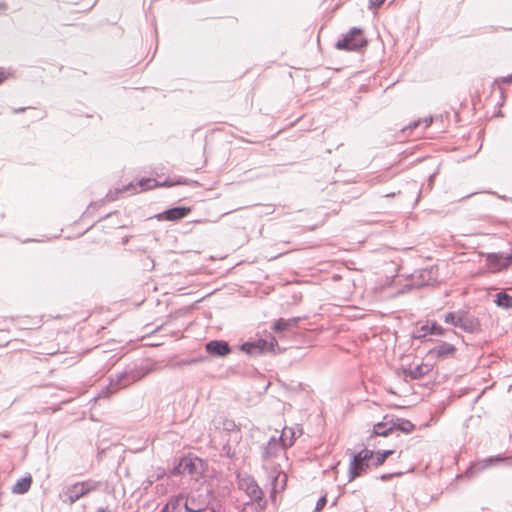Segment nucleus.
Wrapping results in <instances>:
<instances>
[{"label":"nucleus","mask_w":512,"mask_h":512,"mask_svg":"<svg viewBox=\"0 0 512 512\" xmlns=\"http://www.w3.org/2000/svg\"><path fill=\"white\" fill-rule=\"evenodd\" d=\"M327 504L326 495L321 496L315 506L314 512H320Z\"/></svg>","instance_id":"c85d7f7f"},{"label":"nucleus","mask_w":512,"mask_h":512,"mask_svg":"<svg viewBox=\"0 0 512 512\" xmlns=\"http://www.w3.org/2000/svg\"><path fill=\"white\" fill-rule=\"evenodd\" d=\"M434 177H435V173H433L432 175H429V178H428V187L429 188L432 187Z\"/></svg>","instance_id":"f704fd0d"},{"label":"nucleus","mask_w":512,"mask_h":512,"mask_svg":"<svg viewBox=\"0 0 512 512\" xmlns=\"http://www.w3.org/2000/svg\"><path fill=\"white\" fill-rule=\"evenodd\" d=\"M430 366H431V365H429V364H425V365H418V368H417V371H418V378H419L421 375H423V374H425L426 372H428V371H429V369H430Z\"/></svg>","instance_id":"7c9ffc66"},{"label":"nucleus","mask_w":512,"mask_h":512,"mask_svg":"<svg viewBox=\"0 0 512 512\" xmlns=\"http://www.w3.org/2000/svg\"><path fill=\"white\" fill-rule=\"evenodd\" d=\"M487 265L493 272L501 271L512 265V252L510 254L504 253H490L487 255Z\"/></svg>","instance_id":"1a4fd4ad"},{"label":"nucleus","mask_w":512,"mask_h":512,"mask_svg":"<svg viewBox=\"0 0 512 512\" xmlns=\"http://www.w3.org/2000/svg\"><path fill=\"white\" fill-rule=\"evenodd\" d=\"M97 512H110V510L108 508L100 507L97 509Z\"/></svg>","instance_id":"a19ab883"},{"label":"nucleus","mask_w":512,"mask_h":512,"mask_svg":"<svg viewBox=\"0 0 512 512\" xmlns=\"http://www.w3.org/2000/svg\"><path fill=\"white\" fill-rule=\"evenodd\" d=\"M502 461H503V459L500 457H491L484 461L477 462L471 466L470 473L473 474L474 472L480 471V470L484 469L485 467H488L490 465H493V464H496V463H499Z\"/></svg>","instance_id":"4be33fe9"},{"label":"nucleus","mask_w":512,"mask_h":512,"mask_svg":"<svg viewBox=\"0 0 512 512\" xmlns=\"http://www.w3.org/2000/svg\"><path fill=\"white\" fill-rule=\"evenodd\" d=\"M301 434V429L293 427H284L278 436L281 448H290L291 446H293L296 437Z\"/></svg>","instance_id":"2eb2a0df"},{"label":"nucleus","mask_w":512,"mask_h":512,"mask_svg":"<svg viewBox=\"0 0 512 512\" xmlns=\"http://www.w3.org/2000/svg\"><path fill=\"white\" fill-rule=\"evenodd\" d=\"M458 327L465 332L474 333L479 330L480 323L476 317L465 311H460Z\"/></svg>","instance_id":"dca6fc26"},{"label":"nucleus","mask_w":512,"mask_h":512,"mask_svg":"<svg viewBox=\"0 0 512 512\" xmlns=\"http://www.w3.org/2000/svg\"><path fill=\"white\" fill-rule=\"evenodd\" d=\"M274 455H275V454H274V453H272V451H271V450H269V449H266V450H265L264 457H270V456H274Z\"/></svg>","instance_id":"c9c22d12"},{"label":"nucleus","mask_w":512,"mask_h":512,"mask_svg":"<svg viewBox=\"0 0 512 512\" xmlns=\"http://www.w3.org/2000/svg\"><path fill=\"white\" fill-rule=\"evenodd\" d=\"M504 82L506 83H512V74L507 76L505 79H504Z\"/></svg>","instance_id":"ea45409f"},{"label":"nucleus","mask_w":512,"mask_h":512,"mask_svg":"<svg viewBox=\"0 0 512 512\" xmlns=\"http://www.w3.org/2000/svg\"><path fill=\"white\" fill-rule=\"evenodd\" d=\"M382 480H388L390 478V475L384 474L380 477Z\"/></svg>","instance_id":"37998d69"},{"label":"nucleus","mask_w":512,"mask_h":512,"mask_svg":"<svg viewBox=\"0 0 512 512\" xmlns=\"http://www.w3.org/2000/svg\"><path fill=\"white\" fill-rule=\"evenodd\" d=\"M166 472L165 470H162L159 474H157L156 480H160L165 476Z\"/></svg>","instance_id":"e433bc0d"},{"label":"nucleus","mask_w":512,"mask_h":512,"mask_svg":"<svg viewBox=\"0 0 512 512\" xmlns=\"http://www.w3.org/2000/svg\"><path fill=\"white\" fill-rule=\"evenodd\" d=\"M445 333V329L438 325L435 321L427 322L418 328V341H425L427 336L436 335L442 336Z\"/></svg>","instance_id":"f3484780"},{"label":"nucleus","mask_w":512,"mask_h":512,"mask_svg":"<svg viewBox=\"0 0 512 512\" xmlns=\"http://www.w3.org/2000/svg\"><path fill=\"white\" fill-rule=\"evenodd\" d=\"M206 352L214 357H225L231 353V347L224 340H211L205 344Z\"/></svg>","instance_id":"f8f14e48"},{"label":"nucleus","mask_w":512,"mask_h":512,"mask_svg":"<svg viewBox=\"0 0 512 512\" xmlns=\"http://www.w3.org/2000/svg\"><path fill=\"white\" fill-rule=\"evenodd\" d=\"M460 311L457 312H449L444 317V322L455 327H458V319L460 318Z\"/></svg>","instance_id":"5701e85b"},{"label":"nucleus","mask_w":512,"mask_h":512,"mask_svg":"<svg viewBox=\"0 0 512 512\" xmlns=\"http://www.w3.org/2000/svg\"><path fill=\"white\" fill-rule=\"evenodd\" d=\"M279 434L278 430H275L273 434L267 435L265 432L257 428L253 430L252 437L254 439H259L255 444H258L260 448H275L276 445H278V448H281L278 440Z\"/></svg>","instance_id":"9d476101"},{"label":"nucleus","mask_w":512,"mask_h":512,"mask_svg":"<svg viewBox=\"0 0 512 512\" xmlns=\"http://www.w3.org/2000/svg\"><path fill=\"white\" fill-rule=\"evenodd\" d=\"M394 453V450H383L374 457V450H360L353 454L349 467V481L363 475L371 466H379Z\"/></svg>","instance_id":"f257e3e1"},{"label":"nucleus","mask_w":512,"mask_h":512,"mask_svg":"<svg viewBox=\"0 0 512 512\" xmlns=\"http://www.w3.org/2000/svg\"><path fill=\"white\" fill-rule=\"evenodd\" d=\"M398 376L400 378H403L404 381H406V382L408 381V378L410 380H414V379H416V369L413 370L411 368H408V369L403 368L401 370V372L398 373Z\"/></svg>","instance_id":"b1692460"},{"label":"nucleus","mask_w":512,"mask_h":512,"mask_svg":"<svg viewBox=\"0 0 512 512\" xmlns=\"http://www.w3.org/2000/svg\"><path fill=\"white\" fill-rule=\"evenodd\" d=\"M137 186H139L141 188V190H147V189H150L152 187H155V186H158V183L155 179H150V178H147V179H141L137 185H133V184H129L127 186H124L121 190L117 191V193H122L124 191H129V190H132L133 192H136L137 191Z\"/></svg>","instance_id":"6ab92c4d"},{"label":"nucleus","mask_w":512,"mask_h":512,"mask_svg":"<svg viewBox=\"0 0 512 512\" xmlns=\"http://www.w3.org/2000/svg\"><path fill=\"white\" fill-rule=\"evenodd\" d=\"M10 76V73L7 72L4 68H0V84L5 81Z\"/></svg>","instance_id":"473e14b6"},{"label":"nucleus","mask_w":512,"mask_h":512,"mask_svg":"<svg viewBox=\"0 0 512 512\" xmlns=\"http://www.w3.org/2000/svg\"><path fill=\"white\" fill-rule=\"evenodd\" d=\"M276 493V490H273V493L271 495V497L273 498L274 497V494Z\"/></svg>","instance_id":"8fccbe9b"},{"label":"nucleus","mask_w":512,"mask_h":512,"mask_svg":"<svg viewBox=\"0 0 512 512\" xmlns=\"http://www.w3.org/2000/svg\"><path fill=\"white\" fill-rule=\"evenodd\" d=\"M240 350L250 356H259L268 352H280L276 338L268 335L266 338H259L255 341H248L240 345Z\"/></svg>","instance_id":"7ed1b4c3"},{"label":"nucleus","mask_w":512,"mask_h":512,"mask_svg":"<svg viewBox=\"0 0 512 512\" xmlns=\"http://www.w3.org/2000/svg\"><path fill=\"white\" fill-rule=\"evenodd\" d=\"M367 45V40L363 37V32L360 28L353 27L342 39L336 43V48L345 51H358Z\"/></svg>","instance_id":"39448f33"},{"label":"nucleus","mask_w":512,"mask_h":512,"mask_svg":"<svg viewBox=\"0 0 512 512\" xmlns=\"http://www.w3.org/2000/svg\"><path fill=\"white\" fill-rule=\"evenodd\" d=\"M178 505L179 503L177 499L171 500L161 509L160 512H176Z\"/></svg>","instance_id":"a878e982"},{"label":"nucleus","mask_w":512,"mask_h":512,"mask_svg":"<svg viewBox=\"0 0 512 512\" xmlns=\"http://www.w3.org/2000/svg\"><path fill=\"white\" fill-rule=\"evenodd\" d=\"M7 5L4 2H0V11L5 10Z\"/></svg>","instance_id":"79ce46f5"},{"label":"nucleus","mask_w":512,"mask_h":512,"mask_svg":"<svg viewBox=\"0 0 512 512\" xmlns=\"http://www.w3.org/2000/svg\"><path fill=\"white\" fill-rule=\"evenodd\" d=\"M143 375V373L136 369H126L123 372L116 374L115 377H111L107 391H103L102 393H115L118 389L138 381L143 377Z\"/></svg>","instance_id":"423d86ee"},{"label":"nucleus","mask_w":512,"mask_h":512,"mask_svg":"<svg viewBox=\"0 0 512 512\" xmlns=\"http://www.w3.org/2000/svg\"><path fill=\"white\" fill-rule=\"evenodd\" d=\"M227 456L228 457H234L235 456V450L228 449L227 450Z\"/></svg>","instance_id":"4c0bfd02"},{"label":"nucleus","mask_w":512,"mask_h":512,"mask_svg":"<svg viewBox=\"0 0 512 512\" xmlns=\"http://www.w3.org/2000/svg\"><path fill=\"white\" fill-rule=\"evenodd\" d=\"M191 212L190 207L177 206L156 215L158 220L178 221L185 218Z\"/></svg>","instance_id":"ddd939ff"},{"label":"nucleus","mask_w":512,"mask_h":512,"mask_svg":"<svg viewBox=\"0 0 512 512\" xmlns=\"http://www.w3.org/2000/svg\"><path fill=\"white\" fill-rule=\"evenodd\" d=\"M272 329L274 332L276 333H280V332H283L285 330L288 329L287 325H286V322H285V319L283 318H280L278 319L272 326Z\"/></svg>","instance_id":"393cba45"},{"label":"nucleus","mask_w":512,"mask_h":512,"mask_svg":"<svg viewBox=\"0 0 512 512\" xmlns=\"http://www.w3.org/2000/svg\"><path fill=\"white\" fill-rule=\"evenodd\" d=\"M414 429V424L406 419L394 415L384 416L382 422L374 425V433L380 436H387L390 433L400 431L409 433Z\"/></svg>","instance_id":"f03ea898"},{"label":"nucleus","mask_w":512,"mask_h":512,"mask_svg":"<svg viewBox=\"0 0 512 512\" xmlns=\"http://www.w3.org/2000/svg\"><path fill=\"white\" fill-rule=\"evenodd\" d=\"M212 424L216 430H222L229 433L232 441L236 444L238 443V440L240 439L239 427L236 425L234 420L229 419L224 414H219L214 417Z\"/></svg>","instance_id":"0eeeda50"},{"label":"nucleus","mask_w":512,"mask_h":512,"mask_svg":"<svg viewBox=\"0 0 512 512\" xmlns=\"http://www.w3.org/2000/svg\"><path fill=\"white\" fill-rule=\"evenodd\" d=\"M237 478H238L239 489L245 491L251 500L258 502V503L260 501H262L263 492L253 477H251V476L240 477V475H238Z\"/></svg>","instance_id":"6e6552de"},{"label":"nucleus","mask_w":512,"mask_h":512,"mask_svg":"<svg viewBox=\"0 0 512 512\" xmlns=\"http://www.w3.org/2000/svg\"><path fill=\"white\" fill-rule=\"evenodd\" d=\"M455 351L456 348L454 345L447 342H441L437 346L429 349L426 357L428 359H445L453 355Z\"/></svg>","instance_id":"4468645a"},{"label":"nucleus","mask_w":512,"mask_h":512,"mask_svg":"<svg viewBox=\"0 0 512 512\" xmlns=\"http://www.w3.org/2000/svg\"><path fill=\"white\" fill-rule=\"evenodd\" d=\"M170 185H171V184H169L167 181H165V182H163V183L161 184V186H170Z\"/></svg>","instance_id":"de8ad7c7"},{"label":"nucleus","mask_w":512,"mask_h":512,"mask_svg":"<svg viewBox=\"0 0 512 512\" xmlns=\"http://www.w3.org/2000/svg\"><path fill=\"white\" fill-rule=\"evenodd\" d=\"M438 281V268L433 264L421 267L418 273V287L434 285Z\"/></svg>","instance_id":"9b49d317"},{"label":"nucleus","mask_w":512,"mask_h":512,"mask_svg":"<svg viewBox=\"0 0 512 512\" xmlns=\"http://www.w3.org/2000/svg\"><path fill=\"white\" fill-rule=\"evenodd\" d=\"M186 512H201L202 508H192V505L187 501L185 504Z\"/></svg>","instance_id":"72a5a7b5"},{"label":"nucleus","mask_w":512,"mask_h":512,"mask_svg":"<svg viewBox=\"0 0 512 512\" xmlns=\"http://www.w3.org/2000/svg\"><path fill=\"white\" fill-rule=\"evenodd\" d=\"M107 197H109L110 200H115V198L112 197L110 194H108Z\"/></svg>","instance_id":"09e8293b"},{"label":"nucleus","mask_w":512,"mask_h":512,"mask_svg":"<svg viewBox=\"0 0 512 512\" xmlns=\"http://www.w3.org/2000/svg\"><path fill=\"white\" fill-rule=\"evenodd\" d=\"M102 485V482L95 480H87L82 482H77L73 485L66 487L62 494L64 495L63 502L68 505L74 504L80 498L86 496L92 491L97 490Z\"/></svg>","instance_id":"20e7f679"},{"label":"nucleus","mask_w":512,"mask_h":512,"mask_svg":"<svg viewBox=\"0 0 512 512\" xmlns=\"http://www.w3.org/2000/svg\"><path fill=\"white\" fill-rule=\"evenodd\" d=\"M24 110H25V108H20V109H18V110H15V111H14V113H19V112H22V111H24Z\"/></svg>","instance_id":"49530a36"},{"label":"nucleus","mask_w":512,"mask_h":512,"mask_svg":"<svg viewBox=\"0 0 512 512\" xmlns=\"http://www.w3.org/2000/svg\"><path fill=\"white\" fill-rule=\"evenodd\" d=\"M180 462L183 465L182 468L184 473L198 474L202 471L203 461L198 457H191L189 455L187 457L180 458Z\"/></svg>","instance_id":"a211bd4d"},{"label":"nucleus","mask_w":512,"mask_h":512,"mask_svg":"<svg viewBox=\"0 0 512 512\" xmlns=\"http://www.w3.org/2000/svg\"><path fill=\"white\" fill-rule=\"evenodd\" d=\"M437 133H438V132H436V133H430V134L424 135L423 137H424V138L432 139V138H435V137H436V134H437Z\"/></svg>","instance_id":"58836bf2"},{"label":"nucleus","mask_w":512,"mask_h":512,"mask_svg":"<svg viewBox=\"0 0 512 512\" xmlns=\"http://www.w3.org/2000/svg\"><path fill=\"white\" fill-rule=\"evenodd\" d=\"M495 303L498 307L509 309L512 308V296L502 291L495 295Z\"/></svg>","instance_id":"412c9836"},{"label":"nucleus","mask_w":512,"mask_h":512,"mask_svg":"<svg viewBox=\"0 0 512 512\" xmlns=\"http://www.w3.org/2000/svg\"><path fill=\"white\" fill-rule=\"evenodd\" d=\"M414 127H416V121L411 122V123L409 124V127H408V128H409V129H412V128H414Z\"/></svg>","instance_id":"c03bdc74"},{"label":"nucleus","mask_w":512,"mask_h":512,"mask_svg":"<svg viewBox=\"0 0 512 512\" xmlns=\"http://www.w3.org/2000/svg\"><path fill=\"white\" fill-rule=\"evenodd\" d=\"M226 448H231V444L230 443H227L223 446V449H226Z\"/></svg>","instance_id":"a18cd8bd"},{"label":"nucleus","mask_w":512,"mask_h":512,"mask_svg":"<svg viewBox=\"0 0 512 512\" xmlns=\"http://www.w3.org/2000/svg\"><path fill=\"white\" fill-rule=\"evenodd\" d=\"M411 337L414 339V338H416V335L414 333H412Z\"/></svg>","instance_id":"3c124183"},{"label":"nucleus","mask_w":512,"mask_h":512,"mask_svg":"<svg viewBox=\"0 0 512 512\" xmlns=\"http://www.w3.org/2000/svg\"><path fill=\"white\" fill-rule=\"evenodd\" d=\"M384 2H385V0H369L368 1V9L371 10V9L380 7Z\"/></svg>","instance_id":"c756f323"},{"label":"nucleus","mask_w":512,"mask_h":512,"mask_svg":"<svg viewBox=\"0 0 512 512\" xmlns=\"http://www.w3.org/2000/svg\"><path fill=\"white\" fill-rule=\"evenodd\" d=\"M417 386H424V384L418 382Z\"/></svg>","instance_id":"864d4df0"},{"label":"nucleus","mask_w":512,"mask_h":512,"mask_svg":"<svg viewBox=\"0 0 512 512\" xmlns=\"http://www.w3.org/2000/svg\"><path fill=\"white\" fill-rule=\"evenodd\" d=\"M105 450H102L101 452L98 453V456L100 457L102 452H104Z\"/></svg>","instance_id":"603ef678"},{"label":"nucleus","mask_w":512,"mask_h":512,"mask_svg":"<svg viewBox=\"0 0 512 512\" xmlns=\"http://www.w3.org/2000/svg\"><path fill=\"white\" fill-rule=\"evenodd\" d=\"M182 464L180 462V460L178 461L177 465H175L171 470H170V475L171 476H178V475H182V474H185L184 473V470L182 468Z\"/></svg>","instance_id":"cd10ccee"},{"label":"nucleus","mask_w":512,"mask_h":512,"mask_svg":"<svg viewBox=\"0 0 512 512\" xmlns=\"http://www.w3.org/2000/svg\"><path fill=\"white\" fill-rule=\"evenodd\" d=\"M434 120L435 119L432 116L425 117L423 119H418V122H417L418 128L419 127L428 128L434 122Z\"/></svg>","instance_id":"bb28decb"},{"label":"nucleus","mask_w":512,"mask_h":512,"mask_svg":"<svg viewBox=\"0 0 512 512\" xmlns=\"http://www.w3.org/2000/svg\"><path fill=\"white\" fill-rule=\"evenodd\" d=\"M32 482L33 479L31 475L25 476L16 481L12 488V492L15 494H25L29 491Z\"/></svg>","instance_id":"aec40b11"},{"label":"nucleus","mask_w":512,"mask_h":512,"mask_svg":"<svg viewBox=\"0 0 512 512\" xmlns=\"http://www.w3.org/2000/svg\"><path fill=\"white\" fill-rule=\"evenodd\" d=\"M298 320H299V318L285 319V322H286V325H287L288 329L291 328V327L296 326L297 323H298Z\"/></svg>","instance_id":"2f4dec72"}]
</instances>
